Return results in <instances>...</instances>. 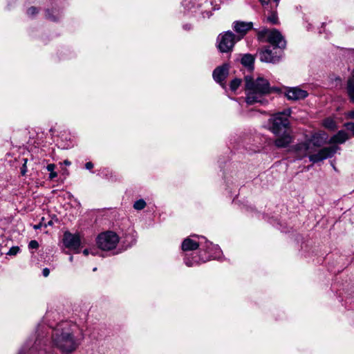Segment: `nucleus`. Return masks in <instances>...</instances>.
I'll return each instance as SVG.
<instances>
[{
    "label": "nucleus",
    "instance_id": "nucleus-1",
    "mask_svg": "<svg viewBox=\"0 0 354 354\" xmlns=\"http://www.w3.org/2000/svg\"><path fill=\"white\" fill-rule=\"evenodd\" d=\"M76 326L68 322H63L53 330V345L62 353H69L78 347L80 342L75 336Z\"/></svg>",
    "mask_w": 354,
    "mask_h": 354
},
{
    "label": "nucleus",
    "instance_id": "nucleus-2",
    "mask_svg": "<svg viewBox=\"0 0 354 354\" xmlns=\"http://www.w3.org/2000/svg\"><path fill=\"white\" fill-rule=\"evenodd\" d=\"M245 82L247 104L252 105L255 103L266 104L268 103L265 95L270 93L273 88L270 87V83L266 79L259 77L254 80L250 76H245Z\"/></svg>",
    "mask_w": 354,
    "mask_h": 354
},
{
    "label": "nucleus",
    "instance_id": "nucleus-3",
    "mask_svg": "<svg viewBox=\"0 0 354 354\" xmlns=\"http://www.w3.org/2000/svg\"><path fill=\"white\" fill-rule=\"evenodd\" d=\"M339 149V147L333 145L330 147H324L317 153L310 155L312 152L310 147V143L306 141L295 145L292 150L297 159H302L309 155L310 161L315 163L332 157Z\"/></svg>",
    "mask_w": 354,
    "mask_h": 354
},
{
    "label": "nucleus",
    "instance_id": "nucleus-4",
    "mask_svg": "<svg viewBox=\"0 0 354 354\" xmlns=\"http://www.w3.org/2000/svg\"><path fill=\"white\" fill-rule=\"evenodd\" d=\"M290 111H286L274 114L270 119L271 124L270 130L277 136H279L283 132L288 131L289 126L288 118Z\"/></svg>",
    "mask_w": 354,
    "mask_h": 354
},
{
    "label": "nucleus",
    "instance_id": "nucleus-5",
    "mask_svg": "<svg viewBox=\"0 0 354 354\" xmlns=\"http://www.w3.org/2000/svg\"><path fill=\"white\" fill-rule=\"evenodd\" d=\"M119 242L118 236L113 232H106L100 234L97 238V244L102 250H111L115 248Z\"/></svg>",
    "mask_w": 354,
    "mask_h": 354
},
{
    "label": "nucleus",
    "instance_id": "nucleus-6",
    "mask_svg": "<svg viewBox=\"0 0 354 354\" xmlns=\"http://www.w3.org/2000/svg\"><path fill=\"white\" fill-rule=\"evenodd\" d=\"M241 38V37H236L230 31L221 34L217 39L218 48L221 53H228L232 50L236 41H239Z\"/></svg>",
    "mask_w": 354,
    "mask_h": 354
},
{
    "label": "nucleus",
    "instance_id": "nucleus-7",
    "mask_svg": "<svg viewBox=\"0 0 354 354\" xmlns=\"http://www.w3.org/2000/svg\"><path fill=\"white\" fill-rule=\"evenodd\" d=\"M261 36L266 37L268 41L274 47L282 49L286 46V41L282 35L276 29H263L260 33Z\"/></svg>",
    "mask_w": 354,
    "mask_h": 354
},
{
    "label": "nucleus",
    "instance_id": "nucleus-8",
    "mask_svg": "<svg viewBox=\"0 0 354 354\" xmlns=\"http://www.w3.org/2000/svg\"><path fill=\"white\" fill-rule=\"evenodd\" d=\"M274 46H267L259 53V59L261 62L274 63L279 61L281 50Z\"/></svg>",
    "mask_w": 354,
    "mask_h": 354
},
{
    "label": "nucleus",
    "instance_id": "nucleus-9",
    "mask_svg": "<svg viewBox=\"0 0 354 354\" xmlns=\"http://www.w3.org/2000/svg\"><path fill=\"white\" fill-rule=\"evenodd\" d=\"M63 242L66 248L79 252L78 250L81 245V239L79 234L66 232L64 234Z\"/></svg>",
    "mask_w": 354,
    "mask_h": 354
},
{
    "label": "nucleus",
    "instance_id": "nucleus-10",
    "mask_svg": "<svg viewBox=\"0 0 354 354\" xmlns=\"http://www.w3.org/2000/svg\"><path fill=\"white\" fill-rule=\"evenodd\" d=\"M285 95L290 100H301L305 99L308 93L298 86L286 88Z\"/></svg>",
    "mask_w": 354,
    "mask_h": 354
},
{
    "label": "nucleus",
    "instance_id": "nucleus-11",
    "mask_svg": "<svg viewBox=\"0 0 354 354\" xmlns=\"http://www.w3.org/2000/svg\"><path fill=\"white\" fill-rule=\"evenodd\" d=\"M229 73V66L227 64H223L214 69L213 71V77L218 83H221L227 77Z\"/></svg>",
    "mask_w": 354,
    "mask_h": 354
},
{
    "label": "nucleus",
    "instance_id": "nucleus-12",
    "mask_svg": "<svg viewBox=\"0 0 354 354\" xmlns=\"http://www.w3.org/2000/svg\"><path fill=\"white\" fill-rule=\"evenodd\" d=\"M351 138L350 135L344 130L339 131L328 140L329 144H343Z\"/></svg>",
    "mask_w": 354,
    "mask_h": 354
},
{
    "label": "nucleus",
    "instance_id": "nucleus-13",
    "mask_svg": "<svg viewBox=\"0 0 354 354\" xmlns=\"http://www.w3.org/2000/svg\"><path fill=\"white\" fill-rule=\"evenodd\" d=\"M292 141V138L288 131H286L279 136L274 144L277 147H286Z\"/></svg>",
    "mask_w": 354,
    "mask_h": 354
},
{
    "label": "nucleus",
    "instance_id": "nucleus-14",
    "mask_svg": "<svg viewBox=\"0 0 354 354\" xmlns=\"http://www.w3.org/2000/svg\"><path fill=\"white\" fill-rule=\"evenodd\" d=\"M327 135L324 132H319L314 133L308 142L313 144L315 147H320L327 142Z\"/></svg>",
    "mask_w": 354,
    "mask_h": 354
},
{
    "label": "nucleus",
    "instance_id": "nucleus-15",
    "mask_svg": "<svg viewBox=\"0 0 354 354\" xmlns=\"http://www.w3.org/2000/svg\"><path fill=\"white\" fill-rule=\"evenodd\" d=\"M252 28V22L236 21L234 23V30L240 33L241 37L246 34V32L251 30Z\"/></svg>",
    "mask_w": 354,
    "mask_h": 354
},
{
    "label": "nucleus",
    "instance_id": "nucleus-16",
    "mask_svg": "<svg viewBox=\"0 0 354 354\" xmlns=\"http://www.w3.org/2000/svg\"><path fill=\"white\" fill-rule=\"evenodd\" d=\"M41 344V340H37L34 345L26 350V348H24L19 354H46V353L39 348Z\"/></svg>",
    "mask_w": 354,
    "mask_h": 354
},
{
    "label": "nucleus",
    "instance_id": "nucleus-17",
    "mask_svg": "<svg viewBox=\"0 0 354 354\" xmlns=\"http://www.w3.org/2000/svg\"><path fill=\"white\" fill-rule=\"evenodd\" d=\"M199 246V243L189 239H185L182 243V250L183 251L195 250Z\"/></svg>",
    "mask_w": 354,
    "mask_h": 354
},
{
    "label": "nucleus",
    "instance_id": "nucleus-18",
    "mask_svg": "<svg viewBox=\"0 0 354 354\" xmlns=\"http://www.w3.org/2000/svg\"><path fill=\"white\" fill-rule=\"evenodd\" d=\"M254 58L250 54H245L241 58V64L252 70L254 67Z\"/></svg>",
    "mask_w": 354,
    "mask_h": 354
},
{
    "label": "nucleus",
    "instance_id": "nucleus-19",
    "mask_svg": "<svg viewBox=\"0 0 354 354\" xmlns=\"http://www.w3.org/2000/svg\"><path fill=\"white\" fill-rule=\"evenodd\" d=\"M347 88L348 95L351 101L354 103V75L348 80Z\"/></svg>",
    "mask_w": 354,
    "mask_h": 354
},
{
    "label": "nucleus",
    "instance_id": "nucleus-20",
    "mask_svg": "<svg viewBox=\"0 0 354 354\" xmlns=\"http://www.w3.org/2000/svg\"><path fill=\"white\" fill-rule=\"evenodd\" d=\"M323 124L326 128L330 130H334L337 127L335 120H333L332 118H326V120H324Z\"/></svg>",
    "mask_w": 354,
    "mask_h": 354
},
{
    "label": "nucleus",
    "instance_id": "nucleus-21",
    "mask_svg": "<svg viewBox=\"0 0 354 354\" xmlns=\"http://www.w3.org/2000/svg\"><path fill=\"white\" fill-rule=\"evenodd\" d=\"M146 202L143 199H139L134 203L133 208L137 210H141L146 207Z\"/></svg>",
    "mask_w": 354,
    "mask_h": 354
},
{
    "label": "nucleus",
    "instance_id": "nucleus-22",
    "mask_svg": "<svg viewBox=\"0 0 354 354\" xmlns=\"http://www.w3.org/2000/svg\"><path fill=\"white\" fill-rule=\"evenodd\" d=\"M241 80L239 78H235L230 82V89L233 91H235L241 85Z\"/></svg>",
    "mask_w": 354,
    "mask_h": 354
},
{
    "label": "nucleus",
    "instance_id": "nucleus-23",
    "mask_svg": "<svg viewBox=\"0 0 354 354\" xmlns=\"http://www.w3.org/2000/svg\"><path fill=\"white\" fill-rule=\"evenodd\" d=\"M267 21H268L269 23H270L272 24H278V17H277L276 13L272 12L270 14V15H269L267 17Z\"/></svg>",
    "mask_w": 354,
    "mask_h": 354
},
{
    "label": "nucleus",
    "instance_id": "nucleus-24",
    "mask_svg": "<svg viewBox=\"0 0 354 354\" xmlns=\"http://www.w3.org/2000/svg\"><path fill=\"white\" fill-rule=\"evenodd\" d=\"M344 127L349 131L351 132L352 136H354V122H346Z\"/></svg>",
    "mask_w": 354,
    "mask_h": 354
},
{
    "label": "nucleus",
    "instance_id": "nucleus-25",
    "mask_svg": "<svg viewBox=\"0 0 354 354\" xmlns=\"http://www.w3.org/2000/svg\"><path fill=\"white\" fill-rule=\"evenodd\" d=\"M19 250H20V249L18 246H13L7 252V254L8 255H16L19 252Z\"/></svg>",
    "mask_w": 354,
    "mask_h": 354
},
{
    "label": "nucleus",
    "instance_id": "nucleus-26",
    "mask_svg": "<svg viewBox=\"0 0 354 354\" xmlns=\"http://www.w3.org/2000/svg\"><path fill=\"white\" fill-rule=\"evenodd\" d=\"M37 13H38V9L35 7H30L27 10V14L30 17H33Z\"/></svg>",
    "mask_w": 354,
    "mask_h": 354
},
{
    "label": "nucleus",
    "instance_id": "nucleus-27",
    "mask_svg": "<svg viewBox=\"0 0 354 354\" xmlns=\"http://www.w3.org/2000/svg\"><path fill=\"white\" fill-rule=\"evenodd\" d=\"M28 247L30 249H37L39 248V243L35 240H32L28 244Z\"/></svg>",
    "mask_w": 354,
    "mask_h": 354
},
{
    "label": "nucleus",
    "instance_id": "nucleus-28",
    "mask_svg": "<svg viewBox=\"0 0 354 354\" xmlns=\"http://www.w3.org/2000/svg\"><path fill=\"white\" fill-rule=\"evenodd\" d=\"M345 117L347 119L353 120L354 119V109L345 113Z\"/></svg>",
    "mask_w": 354,
    "mask_h": 354
},
{
    "label": "nucleus",
    "instance_id": "nucleus-29",
    "mask_svg": "<svg viewBox=\"0 0 354 354\" xmlns=\"http://www.w3.org/2000/svg\"><path fill=\"white\" fill-rule=\"evenodd\" d=\"M196 263H197L196 261H194V262H192L189 258H185V263L188 267H192V266H194V264Z\"/></svg>",
    "mask_w": 354,
    "mask_h": 354
},
{
    "label": "nucleus",
    "instance_id": "nucleus-30",
    "mask_svg": "<svg viewBox=\"0 0 354 354\" xmlns=\"http://www.w3.org/2000/svg\"><path fill=\"white\" fill-rule=\"evenodd\" d=\"M26 162H27V160L26 159H24V163L21 169V174L22 176H24L27 171V169H26Z\"/></svg>",
    "mask_w": 354,
    "mask_h": 354
},
{
    "label": "nucleus",
    "instance_id": "nucleus-31",
    "mask_svg": "<svg viewBox=\"0 0 354 354\" xmlns=\"http://www.w3.org/2000/svg\"><path fill=\"white\" fill-rule=\"evenodd\" d=\"M55 169V165L54 164H48L47 166H46V169L50 172H53L54 170Z\"/></svg>",
    "mask_w": 354,
    "mask_h": 354
},
{
    "label": "nucleus",
    "instance_id": "nucleus-32",
    "mask_svg": "<svg viewBox=\"0 0 354 354\" xmlns=\"http://www.w3.org/2000/svg\"><path fill=\"white\" fill-rule=\"evenodd\" d=\"M42 274L44 277H47L50 274V270L47 268H44L42 270Z\"/></svg>",
    "mask_w": 354,
    "mask_h": 354
},
{
    "label": "nucleus",
    "instance_id": "nucleus-33",
    "mask_svg": "<svg viewBox=\"0 0 354 354\" xmlns=\"http://www.w3.org/2000/svg\"><path fill=\"white\" fill-rule=\"evenodd\" d=\"M46 17H47L48 19H50L52 21H56L57 20V18L55 17H53V16L50 15L49 10L46 11Z\"/></svg>",
    "mask_w": 354,
    "mask_h": 354
},
{
    "label": "nucleus",
    "instance_id": "nucleus-34",
    "mask_svg": "<svg viewBox=\"0 0 354 354\" xmlns=\"http://www.w3.org/2000/svg\"><path fill=\"white\" fill-rule=\"evenodd\" d=\"M85 167L86 169H91L93 167V164L91 162H88L85 165Z\"/></svg>",
    "mask_w": 354,
    "mask_h": 354
},
{
    "label": "nucleus",
    "instance_id": "nucleus-35",
    "mask_svg": "<svg viewBox=\"0 0 354 354\" xmlns=\"http://www.w3.org/2000/svg\"><path fill=\"white\" fill-rule=\"evenodd\" d=\"M57 176V173L55 171L50 172L49 174V178L51 180L56 178Z\"/></svg>",
    "mask_w": 354,
    "mask_h": 354
},
{
    "label": "nucleus",
    "instance_id": "nucleus-36",
    "mask_svg": "<svg viewBox=\"0 0 354 354\" xmlns=\"http://www.w3.org/2000/svg\"><path fill=\"white\" fill-rule=\"evenodd\" d=\"M260 1L261 2V3L263 5H265V4L267 5L268 3V2H269V0H260Z\"/></svg>",
    "mask_w": 354,
    "mask_h": 354
},
{
    "label": "nucleus",
    "instance_id": "nucleus-37",
    "mask_svg": "<svg viewBox=\"0 0 354 354\" xmlns=\"http://www.w3.org/2000/svg\"><path fill=\"white\" fill-rule=\"evenodd\" d=\"M89 250L88 249H85L84 251H83V254L85 255V256H87L88 254H89Z\"/></svg>",
    "mask_w": 354,
    "mask_h": 354
},
{
    "label": "nucleus",
    "instance_id": "nucleus-38",
    "mask_svg": "<svg viewBox=\"0 0 354 354\" xmlns=\"http://www.w3.org/2000/svg\"><path fill=\"white\" fill-rule=\"evenodd\" d=\"M64 164L66 165H71V162L68 161V160H66L64 161Z\"/></svg>",
    "mask_w": 354,
    "mask_h": 354
},
{
    "label": "nucleus",
    "instance_id": "nucleus-39",
    "mask_svg": "<svg viewBox=\"0 0 354 354\" xmlns=\"http://www.w3.org/2000/svg\"><path fill=\"white\" fill-rule=\"evenodd\" d=\"M41 224L35 225L34 226V228L36 229V230L37 229H39L41 227Z\"/></svg>",
    "mask_w": 354,
    "mask_h": 354
},
{
    "label": "nucleus",
    "instance_id": "nucleus-40",
    "mask_svg": "<svg viewBox=\"0 0 354 354\" xmlns=\"http://www.w3.org/2000/svg\"><path fill=\"white\" fill-rule=\"evenodd\" d=\"M72 260H73V257H70V261H72Z\"/></svg>",
    "mask_w": 354,
    "mask_h": 354
},
{
    "label": "nucleus",
    "instance_id": "nucleus-41",
    "mask_svg": "<svg viewBox=\"0 0 354 354\" xmlns=\"http://www.w3.org/2000/svg\"><path fill=\"white\" fill-rule=\"evenodd\" d=\"M274 1H276V2H278V1H279V0H274Z\"/></svg>",
    "mask_w": 354,
    "mask_h": 354
}]
</instances>
